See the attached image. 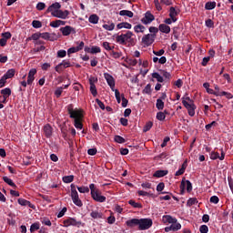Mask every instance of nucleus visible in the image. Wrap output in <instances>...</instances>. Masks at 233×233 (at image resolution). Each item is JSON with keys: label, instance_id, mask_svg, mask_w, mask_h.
Returning <instances> with one entry per match:
<instances>
[{"label": "nucleus", "instance_id": "1", "mask_svg": "<svg viewBox=\"0 0 233 233\" xmlns=\"http://www.w3.org/2000/svg\"><path fill=\"white\" fill-rule=\"evenodd\" d=\"M116 42L118 45H124L126 46H136V38H134V33L132 31H127L126 34L117 35L116 36Z\"/></svg>", "mask_w": 233, "mask_h": 233}, {"label": "nucleus", "instance_id": "2", "mask_svg": "<svg viewBox=\"0 0 233 233\" xmlns=\"http://www.w3.org/2000/svg\"><path fill=\"white\" fill-rule=\"evenodd\" d=\"M67 112L71 117V119H75L74 126L78 128V130L83 129V123H81V118L83 117V114L81 113V110H74V105L69 104L67 106Z\"/></svg>", "mask_w": 233, "mask_h": 233}, {"label": "nucleus", "instance_id": "3", "mask_svg": "<svg viewBox=\"0 0 233 233\" xmlns=\"http://www.w3.org/2000/svg\"><path fill=\"white\" fill-rule=\"evenodd\" d=\"M71 199L76 207H83V201L79 198V193H77V189H76L75 184H71Z\"/></svg>", "mask_w": 233, "mask_h": 233}, {"label": "nucleus", "instance_id": "4", "mask_svg": "<svg viewBox=\"0 0 233 233\" xmlns=\"http://www.w3.org/2000/svg\"><path fill=\"white\" fill-rule=\"evenodd\" d=\"M64 223V227H77V228H79V227H85V223H83L81 220H76L74 218H68L66 219H65L63 221Z\"/></svg>", "mask_w": 233, "mask_h": 233}, {"label": "nucleus", "instance_id": "5", "mask_svg": "<svg viewBox=\"0 0 233 233\" xmlns=\"http://www.w3.org/2000/svg\"><path fill=\"white\" fill-rule=\"evenodd\" d=\"M152 225L153 222L151 218H140L138 223V230H148Z\"/></svg>", "mask_w": 233, "mask_h": 233}, {"label": "nucleus", "instance_id": "6", "mask_svg": "<svg viewBox=\"0 0 233 233\" xmlns=\"http://www.w3.org/2000/svg\"><path fill=\"white\" fill-rule=\"evenodd\" d=\"M182 105H184L185 108H187L188 116H190V117H194V116H196V105L194 104V102L188 103L186 100H183Z\"/></svg>", "mask_w": 233, "mask_h": 233}, {"label": "nucleus", "instance_id": "7", "mask_svg": "<svg viewBox=\"0 0 233 233\" xmlns=\"http://www.w3.org/2000/svg\"><path fill=\"white\" fill-rule=\"evenodd\" d=\"M104 77L108 85L110 86L111 90L114 92L116 89V80H114V76L108 73L104 74Z\"/></svg>", "mask_w": 233, "mask_h": 233}, {"label": "nucleus", "instance_id": "8", "mask_svg": "<svg viewBox=\"0 0 233 233\" xmlns=\"http://www.w3.org/2000/svg\"><path fill=\"white\" fill-rule=\"evenodd\" d=\"M185 187H187V192H192V182H190V180H185L184 178L182 179L180 184L181 194L185 192Z\"/></svg>", "mask_w": 233, "mask_h": 233}, {"label": "nucleus", "instance_id": "9", "mask_svg": "<svg viewBox=\"0 0 233 233\" xmlns=\"http://www.w3.org/2000/svg\"><path fill=\"white\" fill-rule=\"evenodd\" d=\"M68 15H70V11L68 10H58L55 13H53L52 16L53 17H57L58 19H67Z\"/></svg>", "mask_w": 233, "mask_h": 233}, {"label": "nucleus", "instance_id": "10", "mask_svg": "<svg viewBox=\"0 0 233 233\" xmlns=\"http://www.w3.org/2000/svg\"><path fill=\"white\" fill-rule=\"evenodd\" d=\"M91 198L94 199V201H96L97 203H105L106 201V197L101 195V190H96L93 195H91Z\"/></svg>", "mask_w": 233, "mask_h": 233}, {"label": "nucleus", "instance_id": "11", "mask_svg": "<svg viewBox=\"0 0 233 233\" xmlns=\"http://www.w3.org/2000/svg\"><path fill=\"white\" fill-rule=\"evenodd\" d=\"M155 39H156V35L147 34L142 37V43L147 46H150V45L154 43Z\"/></svg>", "mask_w": 233, "mask_h": 233}, {"label": "nucleus", "instance_id": "12", "mask_svg": "<svg viewBox=\"0 0 233 233\" xmlns=\"http://www.w3.org/2000/svg\"><path fill=\"white\" fill-rule=\"evenodd\" d=\"M156 19V16L150 13V11L146 12L145 16L141 19L143 25H150L152 21Z\"/></svg>", "mask_w": 233, "mask_h": 233}, {"label": "nucleus", "instance_id": "13", "mask_svg": "<svg viewBox=\"0 0 233 233\" xmlns=\"http://www.w3.org/2000/svg\"><path fill=\"white\" fill-rule=\"evenodd\" d=\"M61 8V4L59 2H56L48 6V8L46 11V14H51V15H54L55 12H57Z\"/></svg>", "mask_w": 233, "mask_h": 233}, {"label": "nucleus", "instance_id": "14", "mask_svg": "<svg viewBox=\"0 0 233 233\" xmlns=\"http://www.w3.org/2000/svg\"><path fill=\"white\" fill-rule=\"evenodd\" d=\"M77 46L76 47H70L67 50V56H70L71 54H76V52H80V50H83L85 48V42H77Z\"/></svg>", "mask_w": 233, "mask_h": 233}, {"label": "nucleus", "instance_id": "15", "mask_svg": "<svg viewBox=\"0 0 233 233\" xmlns=\"http://www.w3.org/2000/svg\"><path fill=\"white\" fill-rule=\"evenodd\" d=\"M179 9H176V7H169V17L172 19L173 23L177 21V15H179Z\"/></svg>", "mask_w": 233, "mask_h": 233}, {"label": "nucleus", "instance_id": "16", "mask_svg": "<svg viewBox=\"0 0 233 233\" xmlns=\"http://www.w3.org/2000/svg\"><path fill=\"white\" fill-rule=\"evenodd\" d=\"M35 74H37V69L32 68L30 69L28 75H27V85L31 86L32 83L35 81Z\"/></svg>", "mask_w": 233, "mask_h": 233}, {"label": "nucleus", "instance_id": "17", "mask_svg": "<svg viewBox=\"0 0 233 233\" xmlns=\"http://www.w3.org/2000/svg\"><path fill=\"white\" fill-rule=\"evenodd\" d=\"M60 32L62 33V35L67 36L70 35V34H76V28L66 25L65 27L60 28Z\"/></svg>", "mask_w": 233, "mask_h": 233}, {"label": "nucleus", "instance_id": "18", "mask_svg": "<svg viewBox=\"0 0 233 233\" xmlns=\"http://www.w3.org/2000/svg\"><path fill=\"white\" fill-rule=\"evenodd\" d=\"M41 38L45 39L46 41H57V35H56V33H41Z\"/></svg>", "mask_w": 233, "mask_h": 233}, {"label": "nucleus", "instance_id": "19", "mask_svg": "<svg viewBox=\"0 0 233 233\" xmlns=\"http://www.w3.org/2000/svg\"><path fill=\"white\" fill-rule=\"evenodd\" d=\"M209 157L213 161H216V159H219L220 161H223L225 159V151L221 149V156H219L218 152L212 151L209 155Z\"/></svg>", "mask_w": 233, "mask_h": 233}, {"label": "nucleus", "instance_id": "20", "mask_svg": "<svg viewBox=\"0 0 233 233\" xmlns=\"http://www.w3.org/2000/svg\"><path fill=\"white\" fill-rule=\"evenodd\" d=\"M18 205H21V207H29V208H33V210H35V206L32 204L30 201L25 199V198H18Z\"/></svg>", "mask_w": 233, "mask_h": 233}, {"label": "nucleus", "instance_id": "21", "mask_svg": "<svg viewBox=\"0 0 233 233\" xmlns=\"http://www.w3.org/2000/svg\"><path fill=\"white\" fill-rule=\"evenodd\" d=\"M187 167H188V160L186 159L182 166H181V168H179L176 173H175V176H183V174H185V170H187Z\"/></svg>", "mask_w": 233, "mask_h": 233}, {"label": "nucleus", "instance_id": "22", "mask_svg": "<svg viewBox=\"0 0 233 233\" xmlns=\"http://www.w3.org/2000/svg\"><path fill=\"white\" fill-rule=\"evenodd\" d=\"M66 25V22L63 20H55L49 24V26H52V28H59V26H65Z\"/></svg>", "mask_w": 233, "mask_h": 233}, {"label": "nucleus", "instance_id": "23", "mask_svg": "<svg viewBox=\"0 0 233 233\" xmlns=\"http://www.w3.org/2000/svg\"><path fill=\"white\" fill-rule=\"evenodd\" d=\"M52 132H53V128H52V126H50V124H46V126H44V134L46 137L47 138L52 137Z\"/></svg>", "mask_w": 233, "mask_h": 233}, {"label": "nucleus", "instance_id": "24", "mask_svg": "<svg viewBox=\"0 0 233 233\" xmlns=\"http://www.w3.org/2000/svg\"><path fill=\"white\" fill-rule=\"evenodd\" d=\"M126 225L130 228H134V227H139V218H132L126 222Z\"/></svg>", "mask_w": 233, "mask_h": 233}, {"label": "nucleus", "instance_id": "25", "mask_svg": "<svg viewBox=\"0 0 233 233\" xmlns=\"http://www.w3.org/2000/svg\"><path fill=\"white\" fill-rule=\"evenodd\" d=\"M168 174V170L159 169L153 174V177H165Z\"/></svg>", "mask_w": 233, "mask_h": 233}, {"label": "nucleus", "instance_id": "26", "mask_svg": "<svg viewBox=\"0 0 233 233\" xmlns=\"http://www.w3.org/2000/svg\"><path fill=\"white\" fill-rule=\"evenodd\" d=\"M158 30L162 32V34H170V27L166 24H160L158 25Z\"/></svg>", "mask_w": 233, "mask_h": 233}, {"label": "nucleus", "instance_id": "27", "mask_svg": "<svg viewBox=\"0 0 233 233\" xmlns=\"http://www.w3.org/2000/svg\"><path fill=\"white\" fill-rule=\"evenodd\" d=\"M116 28L121 30V28H127V30H130L132 28V24L128 22H122L117 24Z\"/></svg>", "mask_w": 233, "mask_h": 233}, {"label": "nucleus", "instance_id": "28", "mask_svg": "<svg viewBox=\"0 0 233 233\" xmlns=\"http://www.w3.org/2000/svg\"><path fill=\"white\" fill-rule=\"evenodd\" d=\"M1 94L5 99H8L12 96V89L10 87H5L1 90Z\"/></svg>", "mask_w": 233, "mask_h": 233}, {"label": "nucleus", "instance_id": "29", "mask_svg": "<svg viewBox=\"0 0 233 233\" xmlns=\"http://www.w3.org/2000/svg\"><path fill=\"white\" fill-rule=\"evenodd\" d=\"M145 30H147V27H145V25L141 24H138L134 26V31L136 32V34H139V33L143 34Z\"/></svg>", "mask_w": 233, "mask_h": 233}, {"label": "nucleus", "instance_id": "30", "mask_svg": "<svg viewBox=\"0 0 233 233\" xmlns=\"http://www.w3.org/2000/svg\"><path fill=\"white\" fill-rule=\"evenodd\" d=\"M15 76V69H8L7 72L3 76L5 79H12Z\"/></svg>", "mask_w": 233, "mask_h": 233}, {"label": "nucleus", "instance_id": "31", "mask_svg": "<svg viewBox=\"0 0 233 233\" xmlns=\"http://www.w3.org/2000/svg\"><path fill=\"white\" fill-rule=\"evenodd\" d=\"M89 23L92 25H97L99 23V16L97 15H91L88 18Z\"/></svg>", "mask_w": 233, "mask_h": 233}, {"label": "nucleus", "instance_id": "32", "mask_svg": "<svg viewBox=\"0 0 233 233\" xmlns=\"http://www.w3.org/2000/svg\"><path fill=\"white\" fill-rule=\"evenodd\" d=\"M3 181L9 185V187H13V188H17V186L15 185V183H14V180L9 178L8 177H3Z\"/></svg>", "mask_w": 233, "mask_h": 233}, {"label": "nucleus", "instance_id": "33", "mask_svg": "<svg viewBox=\"0 0 233 233\" xmlns=\"http://www.w3.org/2000/svg\"><path fill=\"white\" fill-rule=\"evenodd\" d=\"M163 221L164 223H176V221H177V219L172 218V216L170 215H166L163 217Z\"/></svg>", "mask_w": 233, "mask_h": 233}, {"label": "nucleus", "instance_id": "34", "mask_svg": "<svg viewBox=\"0 0 233 233\" xmlns=\"http://www.w3.org/2000/svg\"><path fill=\"white\" fill-rule=\"evenodd\" d=\"M90 216L93 218V219H103V213L99 211H92Z\"/></svg>", "mask_w": 233, "mask_h": 233}, {"label": "nucleus", "instance_id": "35", "mask_svg": "<svg viewBox=\"0 0 233 233\" xmlns=\"http://www.w3.org/2000/svg\"><path fill=\"white\" fill-rule=\"evenodd\" d=\"M153 79H157V81L158 83H163V81H165V79L163 78V76H161V75H159V73L155 72L151 74Z\"/></svg>", "mask_w": 233, "mask_h": 233}, {"label": "nucleus", "instance_id": "36", "mask_svg": "<svg viewBox=\"0 0 233 233\" xmlns=\"http://www.w3.org/2000/svg\"><path fill=\"white\" fill-rule=\"evenodd\" d=\"M119 15H122V16L126 15L127 17H134V13L128 10H121L119 12Z\"/></svg>", "mask_w": 233, "mask_h": 233}, {"label": "nucleus", "instance_id": "37", "mask_svg": "<svg viewBox=\"0 0 233 233\" xmlns=\"http://www.w3.org/2000/svg\"><path fill=\"white\" fill-rule=\"evenodd\" d=\"M76 188H77L78 192H80V194H88V192H90V188H88V187H76Z\"/></svg>", "mask_w": 233, "mask_h": 233}, {"label": "nucleus", "instance_id": "38", "mask_svg": "<svg viewBox=\"0 0 233 233\" xmlns=\"http://www.w3.org/2000/svg\"><path fill=\"white\" fill-rule=\"evenodd\" d=\"M39 228H41V224H39V222H35L30 227V232L34 233L35 230H39Z\"/></svg>", "mask_w": 233, "mask_h": 233}, {"label": "nucleus", "instance_id": "39", "mask_svg": "<svg viewBox=\"0 0 233 233\" xmlns=\"http://www.w3.org/2000/svg\"><path fill=\"white\" fill-rule=\"evenodd\" d=\"M156 106L157 110H163L165 108V102L161 98L157 99Z\"/></svg>", "mask_w": 233, "mask_h": 233}, {"label": "nucleus", "instance_id": "40", "mask_svg": "<svg viewBox=\"0 0 233 233\" xmlns=\"http://www.w3.org/2000/svg\"><path fill=\"white\" fill-rule=\"evenodd\" d=\"M171 228L173 232H177V230H181V225L177 221L172 223Z\"/></svg>", "mask_w": 233, "mask_h": 233}, {"label": "nucleus", "instance_id": "41", "mask_svg": "<svg viewBox=\"0 0 233 233\" xmlns=\"http://www.w3.org/2000/svg\"><path fill=\"white\" fill-rule=\"evenodd\" d=\"M216 8V2H207L205 5L206 10H214Z\"/></svg>", "mask_w": 233, "mask_h": 233}, {"label": "nucleus", "instance_id": "42", "mask_svg": "<svg viewBox=\"0 0 233 233\" xmlns=\"http://www.w3.org/2000/svg\"><path fill=\"white\" fill-rule=\"evenodd\" d=\"M89 90H90L93 97H96L97 96V88L96 87V84H91Z\"/></svg>", "mask_w": 233, "mask_h": 233}, {"label": "nucleus", "instance_id": "43", "mask_svg": "<svg viewBox=\"0 0 233 233\" xmlns=\"http://www.w3.org/2000/svg\"><path fill=\"white\" fill-rule=\"evenodd\" d=\"M103 28H105V30H108L109 32H112V30L116 28V25L114 23L105 24L103 25Z\"/></svg>", "mask_w": 233, "mask_h": 233}, {"label": "nucleus", "instance_id": "44", "mask_svg": "<svg viewBox=\"0 0 233 233\" xmlns=\"http://www.w3.org/2000/svg\"><path fill=\"white\" fill-rule=\"evenodd\" d=\"M143 94H147V96H150V94H152V85L147 84L143 89Z\"/></svg>", "mask_w": 233, "mask_h": 233}, {"label": "nucleus", "instance_id": "45", "mask_svg": "<svg viewBox=\"0 0 233 233\" xmlns=\"http://www.w3.org/2000/svg\"><path fill=\"white\" fill-rule=\"evenodd\" d=\"M128 204L134 208H143V205H141V203L135 202L132 199L128 201Z\"/></svg>", "mask_w": 233, "mask_h": 233}, {"label": "nucleus", "instance_id": "46", "mask_svg": "<svg viewBox=\"0 0 233 233\" xmlns=\"http://www.w3.org/2000/svg\"><path fill=\"white\" fill-rule=\"evenodd\" d=\"M62 181L64 183H72V181H74V175L63 177Z\"/></svg>", "mask_w": 233, "mask_h": 233}, {"label": "nucleus", "instance_id": "47", "mask_svg": "<svg viewBox=\"0 0 233 233\" xmlns=\"http://www.w3.org/2000/svg\"><path fill=\"white\" fill-rule=\"evenodd\" d=\"M198 201L196 198H191L187 200V207H192V205H198Z\"/></svg>", "mask_w": 233, "mask_h": 233}, {"label": "nucleus", "instance_id": "48", "mask_svg": "<svg viewBox=\"0 0 233 233\" xmlns=\"http://www.w3.org/2000/svg\"><path fill=\"white\" fill-rule=\"evenodd\" d=\"M152 127H154V123H152V121H148L144 128H143V132H148V130H150V128H152Z\"/></svg>", "mask_w": 233, "mask_h": 233}, {"label": "nucleus", "instance_id": "49", "mask_svg": "<svg viewBox=\"0 0 233 233\" xmlns=\"http://www.w3.org/2000/svg\"><path fill=\"white\" fill-rule=\"evenodd\" d=\"M32 26L33 28H41V26H43V24L39 20H33Z\"/></svg>", "mask_w": 233, "mask_h": 233}, {"label": "nucleus", "instance_id": "50", "mask_svg": "<svg viewBox=\"0 0 233 233\" xmlns=\"http://www.w3.org/2000/svg\"><path fill=\"white\" fill-rule=\"evenodd\" d=\"M115 141H116V143L123 144V143H126L127 140H125V138L123 137H121L119 135H116Z\"/></svg>", "mask_w": 233, "mask_h": 233}, {"label": "nucleus", "instance_id": "51", "mask_svg": "<svg viewBox=\"0 0 233 233\" xmlns=\"http://www.w3.org/2000/svg\"><path fill=\"white\" fill-rule=\"evenodd\" d=\"M41 223L43 225H46V227H52V221H50L49 218H41Z\"/></svg>", "mask_w": 233, "mask_h": 233}, {"label": "nucleus", "instance_id": "52", "mask_svg": "<svg viewBox=\"0 0 233 233\" xmlns=\"http://www.w3.org/2000/svg\"><path fill=\"white\" fill-rule=\"evenodd\" d=\"M114 92H115V97L116 99V103L118 104L121 103V99H122L121 93H119V90L117 89H115Z\"/></svg>", "mask_w": 233, "mask_h": 233}, {"label": "nucleus", "instance_id": "53", "mask_svg": "<svg viewBox=\"0 0 233 233\" xmlns=\"http://www.w3.org/2000/svg\"><path fill=\"white\" fill-rule=\"evenodd\" d=\"M166 117L167 116L163 112H158L157 114V119H158V121H165Z\"/></svg>", "mask_w": 233, "mask_h": 233}, {"label": "nucleus", "instance_id": "54", "mask_svg": "<svg viewBox=\"0 0 233 233\" xmlns=\"http://www.w3.org/2000/svg\"><path fill=\"white\" fill-rule=\"evenodd\" d=\"M209 203H213L214 205H218V203H219V198L218 196H212L209 198Z\"/></svg>", "mask_w": 233, "mask_h": 233}, {"label": "nucleus", "instance_id": "55", "mask_svg": "<svg viewBox=\"0 0 233 233\" xmlns=\"http://www.w3.org/2000/svg\"><path fill=\"white\" fill-rule=\"evenodd\" d=\"M90 54H101V47H99V46H92Z\"/></svg>", "mask_w": 233, "mask_h": 233}, {"label": "nucleus", "instance_id": "56", "mask_svg": "<svg viewBox=\"0 0 233 233\" xmlns=\"http://www.w3.org/2000/svg\"><path fill=\"white\" fill-rule=\"evenodd\" d=\"M121 97H122V106L123 108H127V106H128V99L125 97L124 94L121 95Z\"/></svg>", "mask_w": 233, "mask_h": 233}, {"label": "nucleus", "instance_id": "57", "mask_svg": "<svg viewBox=\"0 0 233 233\" xmlns=\"http://www.w3.org/2000/svg\"><path fill=\"white\" fill-rule=\"evenodd\" d=\"M149 32H150V35H156L157 34V32H159V28L156 27V26H150L149 27Z\"/></svg>", "mask_w": 233, "mask_h": 233}, {"label": "nucleus", "instance_id": "58", "mask_svg": "<svg viewBox=\"0 0 233 233\" xmlns=\"http://www.w3.org/2000/svg\"><path fill=\"white\" fill-rule=\"evenodd\" d=\"M111 56L114 57V59H119L121 56H123V53L116 52V51H111Z\"/></svg>", "mask_w": 233, "mask_h": 233}, {"label": "nucleus", "instance_id": "59", "mask_svg": "<svg viewBox=\"0 0 233 233\" xmlns=\"http://www.w3.org/2000/svg\"><path fill=\"white\" fill-rule=\"evenodd\" d=\"M45 8H46V4L43 3V2H39L36 5V10H39L41 12V10H45Z\"/></svg>", "mask_w": 233, "mask_h": 233}, {"label": "nucleus", "instance_id": "60", "mask_svg": "<svg viewBox=\"0 0 233 233\" xmlns=\"http://www.w3.org/2000/svg\"><path fill=\"white\" fill-rule=\"evenodd\" d=\"M60 65L62 66V68H70L72 66L70 65L69 61L63 60Z\"/></svg>", "mask_w": 233, "mask_h": 233}, {"label": "nucleus", "instance_id": "61", "mask_svg": "<svg viewBox=\"0 0 233 233\" xmlns=\"http://www.w3.org/2000/svg\"><path fill=\"white\" fill-rule=\"evenodd\" d=\"M199 232L200 233H208V226H207V225L200 226Z\"/></svg>", "mask_w": 233, "mask_h": 233}, {"label": "nucleus", "instance_id": "62", "mask_svg": "<svg viewBox=\"0 0 233 233\" xmlns=\"http://www.w3.org/2000/svg\"><path fill=\"white\" fill-rule=\"evenodd\" d=\"M61 94H63V86L57 87L55 91L56 97H61Z\"/></svg>", "mask_w": 233, "mask_h": 233}, {"label": "nucleus", "instance_id": "63", "mask_svg": "<svg viewBox=\"0 0 233 233\" xmlns=\"http://www.w3.org/2000/svg\"><path fill=\"white\" fill-rule=\"evenodd\" d=\"M205 23L208 28H214V21L212 19H208Z\"/></svg>", "mask_w": 233, "mask_h": 233}, {"label": "nucleus", "instance_id": "64", "mask_svg": "<svg viewBox=\"0 0 233 233\" xmlns=\"http://www.w3.org/2000/svg\"><path fill=\"white\" fill-rule=\"evenodd\" d=\"M57 57H66V50H58L57 51Z\"/></svg>", "mask_w": 233, "mask_h": 233}]
</instances>
